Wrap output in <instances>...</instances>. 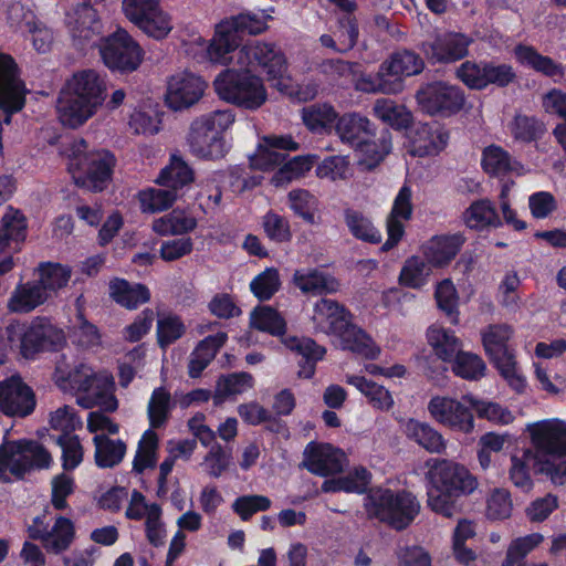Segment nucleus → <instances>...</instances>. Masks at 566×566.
<instances>
[{
	"label": "nucleus",
	"instance_id": "obj_59",
	"mask_svg": "<svg viewBox=\"0 0 566 566\" xmlns=\"http://www.w3.org/2000/svg\"><path fill=\"white\" fill-rule=\"evenodd\" d=\"M513 335V329L510 325L499 324L490 325L482 331V343L485 353L489 357L510 352L507 342Z\"/></svg>",
	"mask_w": 566,
	"mask_h": 566
},
{
	"label": "nucleus",
	"instance_id": "obj_12",
	"mask_svg": "<svg viewBox=\"0 0 566 566\" xmlns=\"http://www.w3.org/2000/svg\"><path fill=\"white\" fill-rule=\"evenodd\" d=\"M468 400L459 401L447 396H434L428 403L431 418L438 423L462 433H470L474 428V418Z\"/></svg>",
	"mask_w": 566,
	"mask_h": 566
},
{
	"label": "nucleus",
	"instance_id": "obj_36",
	"mask_svg": "<svg viewBox=\"0 0 566 566\" xmlns=\"http://www.w3.org/2000/svg\"><path fill=\"white\" fill-rule=\"evenodd\" d=\"M282 343L286 348L297 353L306 359V363L298 371V376L303 378H311L315 371V363L321 360L326 353L325 348L307 337L284 336L282 338Z\"/></svg>",
	"mask_w": 566,
	"mask_h": 566
},
{
	"label": "nucleus",
	"instance_id": "obj_62",
	"mask_svg": "<svg viewBox=\"0 0 566 566\" xmlns=\"http://www.w3.org/2000/svg\"><path fill=\"white\" fill-rule=\"evenodd\" d=\"M216 137H224L233 126L235 115L231 109H217L203 114L192 120Z\"/></svg>",
	"mask_w": 566,
	"mask_h": 566
},
{
	"label": "nucleus",
	"instance_id": "obj_23",
	"mask_svg": "<svg viewBox=\"0 0 566 566\" xmlns=\"http://www.w3.org/2000/svg\"><path fill=\"white\" fill-rule=\"evenodd\" d=\"M32 390L20 377L12 376L0 382V410L8 416H28L34 408Z\"/></svg>",
	"mask_w": 566,
	"mask_h": 566
},
{
	"label": "nucleus",
	"instance_id": "obj_34",
	"mask_svg": "<svg viewBox=\"0 0 566 566\" xmlns=\"http://www.w3.org/2000/svg\"><path fill=\"white\" fill-rule=\"evenodd\" d=\"M27 223L23 214L8 208L1 219L0 226V253L17 250L18 245L25 239Z\"/></svg>",
	"mask_w": 566,
	"mask_h": 566
},
{
	"label": "nucleus",
	"instance_id": "obj_18",
	"mask_svg": "<svg viewBox=\"0 0 566 566\" xmlns=\"http://www.w3.org/2000/svg\"><path fill=\"white\" fill-rule=\"evenodd\" d=\"M346 465V454L328 443L311 442L304 450L303 467L313 474L319 476L337 474L343 472Z\"/></svg>",
	"mask_w": 566,
	"mask_h": 566
},
{
	"label": "nucleus",
	"instance_id": "obj_17",
	"mask_svg": "<svg viewBox=\"0 0 566 566\" xmlns=\"http://www.w3.org/2000/svg\"><path fill=\"white\" fill-rule=\"evenodd\" d=\"M53 334V326L43 321H34L29 325L15 323L8 327L9 339L20 340V350L24 358H32L50 346Z\"/></svg>",
	"mask_w": 566,
	"mask_h": 566
},
{
	"label": "nucleus",
	"instance_id": "obj_20",
	"mask_svg": "<svg viewBox=\"0 0 566 566\" xmlns=\"http://www.w3.org/2000/svg\"><path fill=\"white\" fill-rule=\"evenodd\" d=\"M472 39L458 32L437 34L423 43L427 56L438 63H454L468 56Z\"/></svg>",
	"mask_w": 566,
	"mask_h": 566
},
{
	"label": "nucleus",
	"instance_id": "obj_3",
	"mask_svg": "<svg viewBox=\"0 0 566 566\" xmlns=\"http://www.w3.org/2000/svg\"><path fill=\"white\" fill-rule=\"evenodd\" d=\"M106 91V77L97 71L87 69L74 73L57 99L59 119L71 128L83 125L102 106Z\"/></svg>",
	"mask_w": 566,
	"mask_h": 566
},
{
	"label": "nucleus",
	"instance_id": "obj_51",
	"mask_svg": "<svg viewBox=\"0 0 566 566\" xmlns=\"http://www.w3.org/2000/svg\"><path fill=\"white\" fill-rule=\"evenodd\" d=\"M316 159L315 155L295 156L272 176L271 184L275 187H282L293 180L303 178L313 168Z\"/></svg>",
	"mask_w": 566,
	"mask_h": 566
},
{
	"label": "nucleus",
	"instance_id": "obj_22",
	"mask_svg": "<svg viewBox=\"0 0 566 566\" xmlns=\"http://www.w3.org/2000/svg\"><path fill=\"white\" fill-rule=\"evenodd\" d=\"M408 139L412 156H436L446 148L449 134L437 123L418 124L408 133Z\"/></svg>",
	"mask_w": 566,
	"mask_h": 566
},
{
	"label": "nucleus",
	"instance_id": "obj_2",
	"mask_svg": "<svg viewBox=\"0 0 566 566\" xmlns=\"http://www.w3.org/2000/svg\"><path fill=\"white\" fill-rule=\"evenodd\" d=\"M54 382L64 392L76 397V403L84 409L95 407L106 412L118 408L115 382L107 370H95L86 363L70 366L65 360L56 364Z\"/></svg>",
	"mask_w": 566,
	"mask_h": 566
},
{
	"label": "nucleus",
	"instance_id": "obj_7",
	"mask_svg": "<svg viewBox=\"0 0 566 566\" xmlns=\"http://www.w3.org/2000/svg\"><path fill=\"white\" fill-rule=\"evenodd\" d=\"M218 96L248 109H256L266 101V91L262 80L249 72L226 70L213 81Z\"/></svg>",
	"mask_w": 566,
	"mask_h": 566
},
{
	"label": "nucleus",
	"instance_id": "obj_19",
	"mask_svg": "<svg viewBox=\"0 0 566 566\" xmlns=\"http://www.w3.org/2000/svg\"><path fill=\"white\" fill-rule=\"evenodd\" d=\"M298 148V143L291 135L264 136L249 158L250 166L262 171L272 170L285 160V155L280 150L295 151Z\"/></svg>",
	"mask_w": 566,
	"mask_h": 566
},
{
	"label": "nucleus",
	"instance_id": "obj_42",
	"mask_svg": "<svg viewBox=\"0 0 566 566\" xmlns=\"http://www.w3.org/2000/svg\"><path fill=\"white\" fill-rule=\"evenodd\" d=\"M381 65L387 78H399L402 82V77L419 74L424 67V62L413 52L400 51L394 53Z\"/></svg>",
	"mask_w": 566,
	"mask_h": 566
},
{
	"label": "nucleus",
	"instance_id": "obj_13",
	"mask_svg": "<svg viewBox=\"0 0 566 566\" xmlns=\"http://www.w3.org/2000/svg\"><path fill=\"white\" fill-rule=\"evenodd\" d=\"M237 55L240 66H261L274 82H276L286 70L284 55L273 43L252 41L244 44Z\"/></svg>",
	"mask_w": 566,
	"mask_h": 566
},
{
	"label": "nucleus",
	"instance_id": "obj_52",
	"mask_svg": "<svg viewBox=\"0 0 566 566\" xmlns=\"http://www.w3.org/2000/svg\"><path fill=\"white\" fill-rule=\"evenodd\" d=\"M515 56L522 64L527 65L546 76L562 77L564 75V69L560 64H557L548 56L539 54L531 46H516Z\"/></svg>",
	"mask_w": 566,
	"mask_h": 566
},
{
	"label": "nucleus",
	"instance_id": "obj_43",
	"mask_svg": "<svg viewBox=\"0 0 566 566\" xmlns=\"http://www.w3.org/2000/svg\"><path fill=\"white\" fill-rule=\"evenodd\" d=\"M463 221L468 228L474 230L499 228L502 226L495 207L486 199L472 202L463 212Z\"/></svg>",
	"mask_w": 566,
	"mask_h": 566
},
{
	"label": "nucleus",
	"instance_id": "obj_58",
	"mask_svg": "<svg viewBox=\"0 0 566 566\" xmlns=\"http://www.w3.org/2000/svg\"><path fill=\"white\" fill-rule=\"evenodd\" d=\"M344 216L345 223L355 238L370 243H376L381 240L380 231L373 224L371 220L361 212L347 209Z\"/></svg>",
	"mask_w": 566,
	"mask_h": 566
},
{
	"label": "nucleus",
	"instance_id": "obj_39",
	"mask_svg": "<svg viewBox=\"0 0 566 566\" xmlns=\"http://www.w3.org/2000/svg\"><path fill=\"white\" fill-rule=\"evenodd\" d=\"M481 165L483 170L492 176H501L509 172L523 174V166L509 151L497 145H490L484 148Z\"/></svg>",
	"mask_w": 566,
	"mask_h": 566
},
{
	"label": "nucleus",
	"instance_id": "obj_53",
	"mask_svg": "<svg viewBox=\"0 0 566 566\" xmlns=\"http://www.w3.org/2000/svg\"><path fill=\"white\" fill-rule=\"evenodd\" d=\"M290 209L308 224H317L318 199L306 189H293L287 193Z\"/></svg>",
	"mask_w": 566,
	"mask_h": 566
},
{
	"label": "nucleus",
	"instance_id": "obj_25",
	"mask_svg": "<svg viewBox=\"0 0 566 566\" xmlns=\"http://www.w3.org/2000/svg\"><path fill=\"white\" fill-rule=\"evenodd\" d=\"M312 321L316 329L335 337L347 326L350 314L336 301L321 298L314 304Z\"/></svg>",
	"mask_w": 566,
	"mask_h": 566
},
{
	"label": "nucleus",
	"instance_id": "obj_54",
	"mask_svg": "<svg viewBox=\"0 0 566 566\" xmlns=\"http://www.w3.org/2000/svg\"><path fill=\"white\" fill-rule=\"evenodd\" d=\"M195 180L192 168L180 157L171 156L167 165L157 178V182L172 188H179L191 184Z\"/></svg>",
	"mask_w": 566,
	"mask_h": 566
},
{
	"label": "nucleus",
	"instance_id": "obj_21",
	"mask_svg": "<svg viewBox=\"0 0 566 566\" xmlns=\"http://www.w3.org/2000/svg\"><path fill=\"white\" fill-rule=\"evenodd\" d=\"M412 211V190L409 186L403 185L395 197L386 219L387 240L381 247L384 251L392 249L402 239L405 222L411 219Z\"/></svg>",
	"mask_w": 566,
	"mask_h": 566
},
{
	"label": "nucleus",
	"instance_id": "obj_48",
	"mask_svg": "<svg viewBox=\"0 0 566 566\" xmlns=\"http://www.w3.org/2000/svg\"><path fill=\"white\" fill-rule=\"evenodd\" d=\"M373 114L396 129L407 128L412 122V114L406 106L388 98L376 99Z\"/></svg>",
	"mask_w": 566,
	"mask_h": 566
},
{
	"label": "nucleus",
	"instance_id": "obj_33",
	"mask_svg": "<svg viewBox=\"0 0 566 566\" xmlns=\"http://www.w3.org/2000/svg\"><path fill=\"white\" fill-rule=\"evenodd\" d=\"M405 432L408 439L415 441L430 453L442 454L447 451V440L438 430L426 422L409 419L406 422Z\"/></svg>",
	"mask_w": 566,
	"mask_h": 566
},
{
	"label": "nucleus",
	"instance_id": "obj_30",
	"mask_svg": "<svg viewBox=\"0 0 566 566\" xmlns=\"http://www.w3.org/2000/svg\"><path fill=\"white\" fill-rule=\"evenodd\" d=\"M239 46V39L229 27L221 21L216 27L214 34L209 41L206 57L217 64L228 65L232 62V53Z\"/></svg>",
	"mask_w": 566,
	"mask_h": 566
},
{
	"label": "nucleus",
	"instance_id": "obj_35",
	"mask_svg": "<svg viewBox=\"0 0 566 566\" xmlns=\"http://www.w3.org/2000/svg\"><path fill=\"white\" fill-rule=\"evenodd\" d=\"M109 295L120 306L135 310L150 300L149 289L139 283L115 279L109 282Z\"/></svg>",
	"mask_w": 566,
	"mask_h": 566
},
{
	"label": "nucleus",
	"instance_id": "obj_61",
	"mask_svg": "<svg viewBox=\"0 0 566 566\" xmlns=\"http://www.w3.org/2000/svg\"><path fill=\"white\" fill-rule=\"evenodd\" d=\"M172 406L171 396L164 387H158L153 391L147 406L150 429L165 424Z\"/></svg>",
	"mask_w": 566,
	"mask_h": 566
},
{
	"label": "nucleus",
	"instance_id": "obj_41",
	"mask_svg": "<svg viewBox=\"0 0 566 566\" xmlns=\"http://www.w3.org/2000/svg\"><path fill=\"white\" fill-rule=\"evenodd\" d=\"M346 382L364 395L373 408L380 411H389L394 407L392 395L384 386L360 375H346Z\"/></svg>",
	"mask_w": 566,
	"mask_h": 566
},
{
	"label": "nucleus",
	"instance_id": "obj_50",
	"mask_svg": "<svg viewBox=\"0 0 566 566\" xmlns=\"http://www.w3.org/2000/svg\"><path fill=\"white\" fill-rule=\"evenodd\" d=\"M432 268L426 258L412 255L405 261L401 268L399 283L410 289H420L427 284Z\"/></svg>",
	"mask_w": 566,
	"mask_h": 566
},
{
	"label": "nucleus",
	"instance_id": "obj_27",
	"mask_svg": "<svg viewBox=\"0 0 566 566\" xmlns=\"http://www.w3.org/2000/svg\"><path fill=\"white\" fill-rule=\"evenodd\" d=\"M465 239L461 233L439 234L421 248L423 256L433 268L448 265L460 252Z\"/></svg>",
	"mask_w": 566,
	"mask_h": 566
},
{
	"label": "nucleus",
	"instance_id": "obj_32",
	"mask_svg": "<svg viewBox=\"0 0 566 566\" xmlns=\"http://www.w3.org/2000/svg\"><path fill=\"white\" fill-rule=\"evenodd\" d=\"M355 149L358 153L359 165L368 170L374 169L392 149L391 133L385 129L373 140L365 137Z\"/></svg>",
	"mask_w": 566,
	"mask_h": 566
},
{
	"label": "nucleus",
	"instance_id": "obj_64",
	"mask_svg": "<svg viewBox=\"0 0 566 566\" xmlns=\"http://www.w3.org/2000/svg\"><path fill=\"white\" fill-rule=\"evenodd\" d=\"M137 28L148 36L161 40L171 32L174 22L170 14L164 11L159 3Z\"/></svg>",
	"mask_w": 566,
	"mask_h": 566
},
{
	"label": "nucleus",
	"instance_id": "obj_24",
	"mask_svg": "<svg viewBox=\"0 0 566 566\" xmlns=\"http://www.w3.org/2000/svg\"><path fill=\"white\" fill-rule=\"evenodd\" d=\"M187 145L195 157L205 160L222 159L229 151L226 137H216L193 122L189 127Z\"/></svg>",
	"mask_w": 566,
	"mask_h": 566
},
{
	"label": "nucleus",
	"instance_id": "obj_10",
	"mask_svg": "<svg viewBox=\"0 0 566 566\" xmlns=\"http://www.w3.org/2000/svg\"><path fill=\"white\" fill-rule=\"evenodd\" d=\"M65 27L73 45L81 51L94 48L103 40V24L98 13L86 2L72 6L66 11Z\"/></svg>",
	"mask_w": 566,
	"mask_h": 566
},
{
	"label": "nucleus",
	"instance_id": "obj_46",
	"mask_svg": "<svg viewBox=\"0 0 566 566\" xmlns=\"http://www.w3.org/2000/svg\"><path fill=\"white\" fill-rule=\"evenodd\" d=\"M370 483V473L365 468H355L348 474L335 479H327L322 484L325 493L347 492L364 493Z\"/></svg>",
	"mask_w": 566,
	"mask_h": 566
},
{
	"label": "nucleus",
	"instance_id": "obj_5",
	"mask_svg": "<svg viewBox=\"0 0 566 566\" xmlns=\"http://www.w3.org/2000/svg\"><path fill=\"white\" fill-rule=\"evenodd\" d=\"M364 507L369 518L398 531L409 526L420 512V503L412 493L382 488L369 491L364 499Z\"/></svg>",
	"mask_w": 566,
	"mask_h": 566
},
{
	"label": "nucleus",
	"instance_id": "obj_57",
	"mask_svg": "<svg viewBox=\"0 0 566 566\" xmlns=\"http://www.w3.org/2000/svg\"><path fill=\"white\" fill-rule=\"evenodd\" d=\"M451 363L453 374L463 379L478 380L485 375L486 365L483 359L474 353L463 352L462 348Z\"/></svg>",
	"mask_w": 566,
	"mask_h": 566
},
{
	"label": "nucleus",
	"instance_id": "obj_11",
	"mask_svg": "<svg viewBox=\"0 0 566 566\" xmlns=\"http://www.w3.org/2000/svg\"><path fill=\"white\" fill-rule=\"evenodd\" d=\"M420 108L429 115L450 116L459 113L465 104L463 91L447 82H432L416 94Z\"/></svg>",
	"mask_w": 566,
	"mask_h": 566
},
{
	"label": "nucleus",
	"instance_id": "obj_37",
	"mask_svg": "<svg viewBox=\"0 0 566 566\" xmlns=\"http://www.w3.org/2000/svg\"><path fill=\"white\" fill-rule=\"evenodd\" d=\"M293 283L305 294H326L338 290V282L316 269H301L293 274Z\"/></svg>",
	"mask_w": 566,
	"mask_h": 566
},
{
	"label": "nucleus",
	"instance_id": "obj_1",
	"mask_svg": "<svg viewBox=\"0 0 566 566\" xmlns=\"http://www.w3.org/2000/svg\"><path fill=\"white\" fill-rule=\"evenodd\" d=\"M426 467L428 506L444 517H453L460 511L459 499L478 490V478L464 464L449 459H430Z\"/></svg>",
	"mask_w": 566,
	"mask_h": 566
},
{
	"label": "nucleus",
	"instance_id": "obj_49",
	"mask_svg": "<svg viewBox=\"0 0 566 566\" xmlns=\"http://www.w3.org/2000/svg\"><path fill=\"white\" fill-rule=\"evenodd\" d=\"M196 227L197 220L182 210H172L153 222V230L159 235L184 234Z\"/></svg>",
	"mask_w": 566,
	"mask_h": 566
},
{
	"label": "nucleus",
	"instance_id": "obj_38",
	"mask_svg": "<svg viewBox=\"0 0 566 566\" xmlns=\"http://www.w3.org/2000/svg\"><path fill=\"white\" fill-rule=\"evenodd\" d=\"M46 300L43 286H40L36 281L27 282L15 286L8 301V308L13 313H29Z\"/></svg>",
	"mask_w": 566,
	"mask_h": 566
},
{
	"label": "nucleus",
	"instance_id": "obj_9",
	"mask_svg": "<svg viewBox=\"0 0 566 566\" xmlns=\"http://www.w3.org/2000/svg\"><path fill=\"white\" fill-rule=\"evenodd\" d=\"M103 63L111 71L130 73L138 69L143 61V50L129 33L118 28L104 38L99 44Z\"/></svg>",
	"mask_w": 566,
	"mask_h": 566
},
{
	"label": "nucleus",
	"instance_id": "obj_47",
	"mask_svg": "<svg viewBox=\"0 0 566 566\" xmlns=\"http://www.w3.org/2000/svg\"><path fill=\"white\" fill-rule=\"evenodd\" d=\"M158 434L153 429H147L137 443L133 472L143 474L146 470L154 469L158 461Z\"/></svg>",
	"mask_w": 566,
	"mask_h": 566
},
{
	"label": "nucleus",
	"instance_id": "obj_15",
	"mask_svg": "<svg viewBox=\"0 0 566 566\" xmlns=\"http://www.w3.org/2000/svg\"><path fill=\"white\" fill-rule=\"evenodd\" d=\"M207 83L190 72L171 75L167 82L165 103L172 111H182L198 103L205 94Z\"/></svg>",
	"mask_w": 566,
	"mask_h": 566
},
{
	"label": "nucleus",
	"instance_id": "obj_28",
	"mask_svg": "<svg viewBox=\"0 0 566 566\" xmlns=\"http://www.w3.org/2000/svg\"><path fill=\"white\" fill-rule=\"evenodd\" d=\"M335 133L343 144L356 147L365 137L374 135L375 127L370 119L359 113H345L337 117Z\"/></svg>",
	"mask_w": 566,
	"mask_h": 566
},
{
	"label": "nucleus",
	"instance_id": "obj_44",
	"mask_svg": "<svg viewBox=\"0 0 566 566\" xmlns=\"http://www.w3.org/2000/svg\"><path fill=\"white\" fill-rule=\"evenodd\" d=\"M93 442L95 463L98 468H114L123 461L127 451L123 440L111 439L104 433L96 434Z\"/></svg>",
	"mask_w": 566,
	"mask_h": 566
},
{
	"label": "nucleus",
	"instance_id": "obj_4",
	"mask_svg": "<svg viewBox=\"0 0 566 566\" xmlns=\"http://www.w3.org/2000/svg\"><path fill=\"white\" fill-rule=\"evenodd\" d=\"M67 168L74 182L91 191H102L106 188L115 157L107 150L87 153L85 140L72 142L65 150Z\"/></svg>",
	"mask_w": 566,
	"mask_h": 566
},
{
	"label": "nucleus",
	"instance_id": "obj_14",
	"mask_svg": "<svg viewBox=\"0 0 566 566\" xmlns=\"http://www.w3.org/2000/svg\"><path fill=\"white\" fill-rule=\"evenodd\" d=\"M533 452L543 457L560 455L566 447V422L556 418L527 423Z\"/></svg>",
	"mask_w": 566,
	"mask_h": 566
},
{
	"label": "nucleus",
	"instance_id": "obj_45",
	"mask_svg": "<svg viewBox=\"0 0 566 566\" xmlns=\"http://www.w3.org/2000/svg\"><path fill=\"white\" fill-rule=\"evenodd\" d=\"M539 461V454L534 453L533 449H524L521 454H513L509 471L513 484L524 492L531 491L533 481L528 468L533 465L535 471L538 472Z\"/></svg>",
	"mask_w": 566,
	"mask_h": 566
},
{
	"label": "nucleus",
	"instance_id": "obj_63",
	"mask_svg": "<svg viewBox=\"0 0 566 566\" xmlns=\"http://www.w3.org/2000/svg\"><path fill=\"white\" fill-rule=\"evenodd\" d=\"M176 192L171 189L149 188L138 193V200L143 212L156 213L172 206Z\"/></svg>",
	"mask_w": 566,
	"mask_h": 566
},
{
	"label": "nucleus",
	"instance_id": "obj_8",
	"mask_svg": "<svg viewBox=\"0 0 566 566\" xmlns=\"http://www.w3.org/2000/svg\"><path fill=\"white\" fill-rule=\"evenodd\" d=\"M49 509L35 516L27 532L31 539L39 541L43 548L53 555H60L70 549L75 536L74 522L63 515L49 516Z\"/></svg>",
	"mask_w": 566,
	"mask_h": 566
},
{
	"label": "nucleus",
	"instance_id": "obj_26",
	"mask_svg": "<svg viewBox=\"0 0 566 566\" xmlns=\"http://www.w3.org/2000/svg\"><path fill=\"white\" fill-rule=\"evenodd\" d=\"M350 81L355 91L364 94H397L402 91L403 82L399 78H387L382 65L376 74L367 73L355 62Z\"/></svg>",
	"mask_w": 566,
	"mask_h": 566
},
{
	"label": "nucleus",
	"instance_id": "obj_56",
	"mask_svg": "<svg viewBox=\"0 0 566 566\" xmlns=\"http://www.w3.org/2000/svg\"><path fill=\"white\" fill-rule=\"evenodd\" d=\"M543 541L544 536L539 533H532L512 539L507 546L505 557L502 560L501 566H516L518 564H526L524 562L526 556Z\"/></svg>",
	"mask_w": 566,
	"mask_h": 566
},
{
	"label": "nucleus",
	"instance_id": "obj_60",
	"mask_svg": "<svg viewBox=\"0 0 566 566\" xmlns=\"http://www.w3.org/2000/svg\"><path fill=\"white\" fill-rule=\"evenodd\" d=\"M501 376L515 391L522 392L525 389L526 380L522 375L513 352H506L490 357Z\"/></svg>",
	"mask_w": 566,
	"mask_h": 566
},
{
	"label": "nucleus",
	"instance_id": "obj_6",
	"mask_svg": "<svg viewBox=\"0 0 566 566\" xmlns=\"http://www.w3.org/2000/svg\"><path fill=\"white\" fill-rule=\"evenodd\" d=\"M51 462V454L36 441H4L0 446V480L22 478L32 469L49 468Z\"/></svg>",
	"mask_w": 566,
	"mask_h": 566
},
{
	"label": "nucleus",
	"instance_id": "obj_55",
	"mask_svg": "<svg viewBox=\"0 0 566 566\" xmlns=\"http://www.w3.org/2000/svg\"><path fill=\"white\" fill-rule=\"evenodd\" d=\"M338 114L331 104H314L303 109L302 119L305 126L314 132L322 133L336 123Z\"/></svg>",
	"mask_w": 566,
	"mask_h": 566
},
{
	"label": "nucleus",
	"instance_id": "obj_16",
	"mask_svg": "<svg viewBox=\"0 0 566 566\" xmlns=\"http://www.w3.org/2000/svg\"><path fill=\"white\" fill-rule=\"evenodd\" d=\"M24 102V86L18 76L15 62L12 56L0 53V109L7 113V124L11 114L23 108Z\"/></svg>",
	"mask_w": 566,
	"mask_h": 566
},
{
	"label": "nucleus",
	"instance_id": "obj_29",
	"mask_svg": "<svg viewBox=\"0 0 566 566\" xmlns=\"http://www.w3.org/2000/svg\"><path fill=\"white\" fill-rule=\"evenodd\" d=\"M337 345L343 350H349L366 359H375L380 354V348L374 340L352 321L347 323L336 336Z\"/></svg>",
	"mask_w": 566,
	"mask_h": 566
},
{
	"label": "nucleus",
	"instance_id": "obj_40",
	"mask_svg": "<svg viewBox=\"0 0 566 566\" xmlns=\"http://www.w3.org/2000/svg\"><path fill=\"white\" fill-rule=\"evenodd\" d=\"M427 340L433 354L444 363H451L462 348V342L454 332L439 325H432L427 331Z\"/></svg>",
	"mask_w": 566,
	"mask_h": 566
},
{
	"label": "nucleus",
	"instance_id": "obj_31",
	"mask_svg": "<svg viewBox=\"0 0 566 566\" xmlns=\"http://www.w3.org/2000/svg\"><path fill=\"white\" fill-rule=\"evenodd\" d=\"M227 339L228 335L224 332H219L198 343L189 356L188 374L191 378H198L201 375Z\"/></svg>",
	"mask_w": 566,
	"mask_h": 566
}]
</instances>
